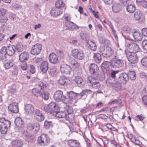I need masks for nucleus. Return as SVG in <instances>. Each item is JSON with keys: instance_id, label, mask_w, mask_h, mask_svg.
Returning <instances> with one entry per match:
<instances>
[{"instance_id": "14", "label": "nucleus", "mask_w": 147, "mask_h": 147, "mask_svg": "<svg viewBox=\"0 0 147 147\" xmlns=\"http://www.w3.org/2000/svg\"><path fill=\"white\" fill-rule=\"evenodd\" d=\"M117 80L118 82L126 84L129 80L128 75L126 73H122L119 75Z\"/></svg>"}, {"instance_id": "49", "label": "nucleus", "mask_w": 147, "mask_h": 147, "mask_svg": "<svg viewBox=\"0 0 147 147\" xmlns=\"http://www.w3.org/2000/svg\"><path fill=\"white\" fill-rule=\"evenodd\" d=\"M89 45L90 47V49L93 51H95L96 49V45L95 42L92 41H91L89 43Z\"/></svg>"}, {"instance_id": "38", "label": "nucleus", "mask_w": 147, "mask_h": 147, "mask_svg": "<svg viewBox=\"0 0 147 147\" xmlns=\"http://www.w3.org/2000/svg\"><path fill=\"white\" fill-rule=\"evenodd\" d=\"M121 8V6L119 4L115 3L112 6L113 11L115 13H117L119 11Z\"/></svg>"}, {"instance_id": "53", "label": "nucleus", "mask_w": 147, "mask_h": 147, "mask_svg": "<svg viewBox=\"0 0 147 147\" xmlns=\"http://www.w3.org/2000/svg\"><path fill=\"white\" fill-rule=\"evenodd\" d=\"M8 20L7 17L5 15H2L0 16V22L5 23Z\"/></svg>"}, {"instance_id": "3", "label": "nucleus", "mask_w": 147, "mask_h": 147, "mask_svg": "<svg viewBox=\"0 0 147 147\" xmlns=\"http://www.w3.org/2000/svg\"><path fill=\"white\" fill-rule=\"evenodd\" d=\"M10 122L5 120L4 118H0V131L2 134H6L8 129L10 127Z\"/></svg>"}, {"instance_id": "41", "label": "nucleus", "mask_w": 147, "mask_h": 147, "mask_svg": "<svg viewBox=\"0 0 147 147\" xmlns=\"http://www.w3.org/2000/svg\"><path fill=\"white\" fill-rule=\"evenodd\" d=\"M92 91L90 90L86 89L83 90L80 93L78 94L79 98H81L82 96L86 95L87 94L91 93Z\"/></svg>"}, {"instance_id": "45", "label": "nucleus", "mask_w": 147, "mask_h": 147, "mask_svg": "<svg viewBox=\"0 0 147 147\" xmlns=\"http://www.w3.org/2000/svg\"><path fill=\"white\" fill-rule=\"evenodd\" d=\"M63 100V102L65 104H71L73 102V100H72L69 96H65Z\"/></svg>"}, {"instance_id": "21", "label": "nucleus", "mask_w": 147, "mask_h": 147, "mask_svg": "<svg viewBox=\"0 0 147 147\" xmlns=\"http://www.w3.org/2000/svg\"><path fill=\"white\" fill-rule=\"evenodd\" d=\"M8 110L13 113H17L19 111L18 104L16 103H13L8 106Z\"/></svg>"}, {"instance_id": "4", "label": "nucleus", "mask_w": 147, "mask_h": 147, "mask_svg": "<svg viewBox=\"0 0 147 147\" xmlns=\"http://www.w3.org/2000/svg\"><path fill=\"white\" fill-rule=\"evenodd\" d=\"M44 109L46 112L51 114L53 116L56 112H57L58 110H59L58 105L54 102L50 103L47 106H45Z\"/></svg>"}, {"instance_id": "12", "label": "nucleus", "mask_w": 147, "mask_h": 147, "mask_svg": "<svg viewBox=\"0 0 147 147\" xmlns=\"http://www.w3.org/2000/svg\"><path fill=\"white\" fill-rule=\"evenodd\" d=\"M119 71V70H111L110 77L107 80V83L111 82L116 81L117 79V76H118Z\"/></svg>"}, {"instance_id": "17", "label": "nucleus", "mask_w": 147, "mask_h": 147, "mask_svg": "<svg viewBox=\"0 0 147 147\" xmlns=\"http://www.w3.org/2000/svg\"><path fill=\"white\" fill-rule=\"evenodd\" d=\"M34 118L36 120L39 122H41L45 119L44 115L38 109H36L34 111Z\"/></svg>"}, {"instance_id": "42", "label": "nucleus", "mask_w": 147, "mask_h": 147, "mask_svg": "<svg viewBox=\"0 0 147 147\" xmlns=\"http://www.w3.org/2000/svg\"><path fill=\"white\" fill-rule=\"evenodd\" d=\"M126 9L127 11L129 12L133 13L136 10V7L135 5L130 4L127 6Z\"/></svg>"}, {"instance_id": "25", "label": "nucleus", "mask_w": 147, "mask_h": 147, "mask_svg": "<svg viewBox=\"0 0 147 147\" xmlns=\"http://www.w3.org/2000/svg\"><path fill=\"white\" fill-rule=\"evenodd\" d=\"M29 57V54L28 53L26 52H23L20 55L19 59L20 61L24 62L28 59Z\"/></svg>"}, {"instance_id": "44", "label": "nucleus", "mask_w": 147, "mask_h": 147, "mask_svg": "<svg viewBox=\"0 0 147 147\" xmlns=\"http://www.w3.org/2000/svg\"><path fill=\"white\" fill-rule=\"evenodd\" d=\"M129 78L132 80H134L136 78V74L134 71H130L128 74Z\"/></svg>"}, {"instance_id": "13", "label": "nucleus", "mask_w": 147, "mask_h": 147, "mask_svg": "<svg viewBox=\"0 0 147 147\" xmlns=\"http://www.w3.org/2000/svg\"><path fill=\"white\" fill-rule=\"evenodd\" d=\"M108 85L113 87V89L116 91L122 90V86L121 83L118 82L117 80L107 83Z\"/></svg>"}, {"instance_id": "34", "label": "nucleus", "mask_w": 147, "mask_h": 147, "mask_svg": "<svg viewBox=\"0 0 147 147\" xmlns=\"http://www.w3.org/2000/svg\"><path fill=\"white\" fill-rule=\"evenodd\" d=\"M68 80L65 77L62 76L60 77L59 80V83L61 86L67 85L68 84Z\"/></svg>"}, {"instance_id": "59", "label": "nucleus", "mask_w": 147, "mask_h": 147, "mask_svg": "<svg viewBox=\"0 0 147 147\" xmlns=\"http://www.w3.org/2000/svg\"><path fill=\"white\" fill-rule=\"evenodd\" d=\"M142 45L143 49L147 51V40H143L142 42Z\"/></svg>"}, {"instance_id": "28", "label": "nucleus", "mask_w": 147, "mask_h": 147, "mask_svg": "<svg viewBox=\"0 0 147 147\" xmlns=\"http://www.w3.org/2000/svg\"><path fill=\"white\" fill-rule=\"evenodd\" d=\"M67 143L70 147H79L80 145L78 141L73 139L68 140Z\"/></svg>"}, {"instance_id": "62", "label": "nucleus", "mask_w": 147, "mask_h": 147, "mask_svg": "<svg viewBox=\"0 0 147 147\" xmlns=\"http://www.w3.org/2000/svg\"><path fill=\"white\" fill-rule=\"evenodd\" d=\"M133 143H135L136 144L140 146H141L142 144V142L139 140L137 138H136V140L133 142Z\"/></svg>"}, {"instance_id": "48", "label": "nucleus", "mask_w": 147, "mask_h": 147, "mask_svg": "<svg viewBox=\"0 0 147 147\" xmlns=\"http://www.w3.org/2000/svg\"><path fill=\"white\" fill-rule=\"evenodd\" d=\"M65 111H66L68 114L72 113L73 112L72 108L69 105H66L65 107Z\"/></svg>"}, {"instance_id": "32", "label": "nucleus", "mask_w": 147, "mask_h": 147, "mask_svg": "<svg viewBox=\"0 0 147 147\" xmlns=\"http://www.w3.org/2000/svg\"><path fill=\"white\" fill-rule=\"evenodd\" d=\"M132 35L135 40L136 41H140L142 40V36L138 32L135 31L132 34Z\"/></svg>"}, {"instance_id": "31", "label": "nucleus", "mask_w": 147, "mask_h": 147, "mask_svg": "<svg viewBox=\"0 0 147 147\" xmlns=\"http://www.w3.org/2000/svg\"><path fill=\"white\" fill-rule=\"evenodd\" d=\"M48 72L50 75L52 76H56L58 73L57 68L54 66L51 67L48 69Z\"/></svg>"}, {"instance_id": "23", "label": "nucleus", "mask_w": 147, "mask_h": 147, "mask_svg": "<svg viewBox=\"0 0 147 147\" xmlns=\"http://www.w3.org/2000/svg\"><path fill=\"white\" fill-rule=\"evenodd\" d=\"M49 59L51 63L53 64H57L59 61L57 55L54 53L50 54L49 57Z\"/></svg>"}, {"instance_id": "2", "label": "nucleus", "mask_w": 147, "mask_h": 147, "mask_svg": "<svg viewBox=\"0 0 147 147\" xmlns=\"http://www.w3.org/2000/svg\"><path fill=\"white\" fill-rule=\"evenodd\" d=\"M37 85L40 87V88H34L32 90V94L35 96L38 97L40 96L44 92V90L47 88V85L45 83H43L41 81L38 82Z\"/></svg>"}, {"instance_id": "10", "label": "nucleus", "mask_w": 147, "mask_h": 147, "mask_svg": "<svg viewBox=\"0 0 147 147\" xmlns=\"http://www.w3.org/2000/svg\"><path fill=\"white\" fill-rule=\"evenodd\" d=\"M14 123L17 126L18 131L19 132L22 131L24 129V124L22 119L20 117L16 118L15 120Z\"/></svg>"}, {"instance_id": "55", "label": "nucleus", "mask_w": 147, "mask_h": 147, "mask_svg": "<svg viewBox=\"0 0 147 147\" xmlns=\"http://www.w3.org/2000/svg\"><path fill=\"white\" fill-rule=\"evenodd\" d=\"M42 97V98L45 100H48L49 98V94L48 92H44L41 95Z\"/></svg>"}, {"instance_id": "19", "label": "nucleus", "mask_w": 147, "mask_h": 147, "mask_svg": "<svg viewBox=\"0 0 147 147\" xmlns=\"http://www.w3.org/2000/svg\"><path fill=\"white\" fill-rule=\"evenodd\" d=\"M6 49V47H3L0 50V61L2 62L7 60Z\"/></svg>"}, {"instance_id": "6", "label": "nucleus", "mask_w": 147, "mask_h": 147, "mask_svg": "<svg viewBox=\"0 0 147 147\" xmlns=\"http://www.w3.org/2000/svg\"><path fill=\"white\" fill-rule=\"evenodd\" d=\"M72 55L76 59L81 60L84 57L83 51L80 49H75L72 51Z\"/></svg>"}, {"instance_id": "43", "label": "nucleus", "mask_w": 147, "mask_h": 147, "mask_svg": "<svg viewBox=\"0 0 147 147\" xmlns=\"http://www.w3.org/2000/svg\"><path fill=\"white\" fill-rule=\"evenodd\" d=\"M23 136H25V140L26 141L28 142H31L33 139L34 138V136L33 135H28L24 134Z\"/></svg>"}, {"instance_id": "58", "label": "nucleus", "mask_w": 147, "mask_h": 147, "mask_svg": "<svg viewBox=\"0 0 147 147\" xmlns=\"http://www.w3.org/2000/svg\"><path fill=\"white\" fill-rule=\"evenodd\" d=\"M124 31L126 33L129 34H130L132 32L131 28L128 26H126L125 28Z\"/></svg>"}, {"instance_id": "11", "label": "nucleus", "mask_w": 147, "mask_h": 147, "mask_svg": "<svg viewBox=\"0 0 147 147\" xmlns=\"http://www.w3.org/2000/svg\"><path fill=\"white\" fill-rule=\"evenodd\" d=\"M42 49L41 44L37 43L33 45L30 51L31 54L34 55H38Z\"/></svg>"}, {"instance_id": "60", "label": "nucleus", "mask_w": 147, "mask_h": 147, "mask_svg": "<svg viewBox=\"0 0 147 147\" xmlns=\"http://www.w3.org/2000/svg\"><path fill=\"white\" fill-rule=\"evenodd\" d=\"M16 51L18 52H20L22 51L23 49L22 47L20 45H16Z\"/></svg>"}, {"instance_id": "61", "label": "nucleus", "mask_w": 147, "mask_h": 147, "mask_svg": "<svg viewBox=\"0 0 147 147\" xmlns=\"http://www.w3.org/2000/svg\"><path fill=\"white\" fill-rule=\"evenodd\" d=\"M30 71L32 74L34 73L35 72V69L34 66L32 65H30Z\"/></svg>"}, {"instance_id": "15", "label": "nucleus", "mask_w": 147, "mask_h": 147, "mask_svg": "<svg viewBox=\"0 0 147 147\" xmlns=\"http://www.w3.org/2000/svg\"><path fill=\"white\" fill-rule=\"evenodd\" d=\"M53 96L54 99L57 102H63L65 97V96L63 95V92L61 90L56 91L55 92Z\"/></svg>"}, {"instance_id": "5", "label": "nucleus", "mask_w": 147, "mask_h": 147, "mask_svg": "<svg viewBox=\"0 0 147 147\" xmlns=\"http://www.w3.org/2000/svg\"><path fill=\"white\" fill-rule=\"evenodd\" d=\"M38 143L42 146H47L50 143V139L48 136L43 134L38 137L37 139Z\"/></svg>"}, {"instance_id": "47", "label": "nucleus", "mask_w": 147, "mask_h": 147, "mask_svg": "<svg viewBox=\"0 0 147 147\" xmlns=\"http://www.w3.org/2000/svg\"><path fill=\"white\" fill-rule=\"evenodd\" d=\"M55 5L57 8H59L63 7L65 4L62 0H58L56 2Z\"/></svg>"}, {"instance_id": "30", "label": "nucleus", "mask_w": 147, "mask_h": 147, "mask_svg": "<svg viewBox=\"0 0 147 147\" xmlns=\"http://www.w3.org/2000/svg\"><path fill=\"white\" fill-rule=\"evenodd\" d=\"M59 111V110H58L57 112H56L53 116L59 118H65L67 117V114L65 111L60 112Z\"/></svg>"}, {"instance_id": "37", "label": "nucleus", "mask_w": 147, "mask_h": 147, "mask_svg": "<svg viewBox=\"0 0 147 147\" xmlns=\"http://www.w3.org/2000/svg\"><path fill=\"white\" fill-rule=\"evenodd\" d=\"M75 81L76 83L79 84L80 86H82L84 84V81L83 78L80 76H76L75 79Z\"/></svg>"}, {"instance_id": "64", "label": "nucleus", "mask_w": 147, "mask_h": 147, "mask_svg": "<svg viewBox=\"0 0 147 147\" xmlns=\"http://www.w3.org/2000/svg\"><path fill=\"white\" fill-rule=\"evenodd\" d=\"M20 67L21 69L23 70H26L27 69V65L26 63L22 65H20Z\"/></svg>"}, {"instance_id": "54", "label": "nucleus", "mask_w": 147, "mask_h": 147, "mask_svg": "<svg viewBox=\"0 0 147 147\" xmlns=\"http://www.w3.org/2000/svg\"><path fill=\"white\" fill-rule=\"evenodd\" d=\"M105 126L107 128L111 130L116 131L117 130V129L115 127H113L110 123L106 124Z\"/></svg>"}, {"instance_id": "20", "label": "nucleus", "mask_w": 147, "mask_h": 147, "mask_svg": "<svg viewBox=\"0 0 147 147\" xmlns=\"http://www.w3.org/2000/svg\"><path fill=\"white\" fill-rule=\"evenodd\" d=\"M60 69L62 73L68 74L71 71V67L66 64H62L60 66Z\"/></svg>"}, {"instance_id": "27", "label": "nucleus", "mask_w": 147, "mask_h": 147, "mask_svg": "<svg viewBox=\"0 0 147 147\" xmlns=\"http://www.w3.org/2000/svg\"><path fill=\"white\" fill-rule=\"evenodd\" d=\"M6 52L7 55L11 56L13 55L16 51V46L14 45H11L6 47Z\"/></svg>"}, {"instance_id": "36", "label": "nucleus", "mask_w": 147, "mask_h": 147, "mask_svg": "<svg viewBox=\"0 0 147 147\" xmlns=\"http://www.w3.org/2000/svg\"><path fill=\"white\" fill-rule=\"evenodd\" d=\"M3 62V63L4 67L6 69H9L11 68L13 66V64L12 60L7 61V60Z\"/></svg>"}, {"instance_id": "29", "label": "nucleus", "mask_w": 147, "mask_h": 147, "mask_svg": "<svg viewBox=\"0 0 147 147\" xmlns=\"http://www.w3.org/2000/svg\"><path fill=\"white\" fill-rule=\"evenodd\" d=\"M99 68L97 65L92 63L90 66V72L91 74L95 75L98 70Z\"/></svg>"}, {"instance_id": "1", "label": "nucleus", "mask_w": 147, "mask_h": 147, "mask_svg": "<svg viewBox=\"0 0 147 147\" xmlns=\"http://www.w3.org/2000/svg\"><path fill=\"white\" fill-rule=\"evenodd\" d=\"M99 51L103 57L106 58L112 57L115 59L116 58L117 55L116 51H114L109 47H105L103 46H100Z\"/></svg>"}, {"instance_id": "50", "label": "nucleus", "mask_w": 147, "mask_h": 147, "mask_svg": "<svg viewBox=\"0 0 147 147\" xmlns=\"http://www.w3.org/2000/svg\"><path fill=\"white\" fill-rule=\"evenodd\" d=\"M141 15L140 11H136L134 13V18L136 20H138L140 19Z\"/></svg>"}, {"instance_id": "9", "label": "nucleus", "mask_w": 147, "mask_h": 147, "mask_svg": "<svg viewBox=\"0 0 147 147\" xmlns=\"http://www.w3.org/2000/svg\"><path fill=\"white\" fill-rule=\"evenodd\" d=\"M88 82L89 85L94 89H98L100 86V85L98 81L92 77L88 78Z\"/></svg>"}, {"instance_id": "46", "label": "nucleus", "mask_w": 147, "mask_h": 147, "mask_svg": "<svg viewBox=\"0 0 147 147\" xmlns=\"http://www.w3.org/2000/svg\"><path fill=\"white\" fill-rule=\"evenodd\" d=\"M44 126L46 128L48 129L52 127L53 124L51 121L46 120L45 122Z\"/></svg>"}, {"instance_id": "24", "label": "nucleus", "mask_w": 147, "mask_h": 147, "mask_svg": "<svg viewBox=\"0 0 147 147\" xmlns=\"http://www.w3.org/2000/svg\"><path fill=\"white\" fill-rule=\"evenodd\" d=\"M123 61L120 59L114 60L112 63V66L113 67L119 68L121 67L123 65Z\"/></svg>"}, {"instance_id": "52", "label": "nucleus", "mask_w": 147, "mask_h": 147, "mask_svg": "<svg viewBox=\"0 0 147 147\" xmlns=\"http://www.w3.org/2000/svg\"><path fill=\"white\" fill-rule=\"evenodd\" d=\"M81 37L83 40L87 41L89 39V34L86 33H84L81 35Z\"/></svg>"}, {"instance_id": "51", "label": "nucleus", "mask_w": 147, "mask_h": 147, "mask_svg": "<svg viewBox=\"0 0 147 147\" xmlns=\"http://www.w3.org/2000/svg\"><path fill=\"white\" fill-rule=\"evenodd\" d=\"M8 91L10 93L14 94L16 92L15 86L13 85L12 86L10 87L8 89Z\"/></svg>"}, {"instance_id": "26", "label": "nucleus", "mask_w": 147, "mask_h": 147, "mask_svg": "<svg viewBox=\"0 0 147 147\" xmlns=\"http://www.w3.org/2000/svg\"><path fill=\"white\" fill-rule=\"evenodd\" d=\"M49 63L46 61L42 62L40 66V71L43 73H45L48 70Z\"/></svg>"}, {"instance_id": "7", "label": "nucleus", "mask_w": 147, "mask_h": 147, "mask_svg": "<svg viewBox=\"0 0 147 147\" xmlns=\"http://www.w3.org/2000/svg\"><path fill=\"white\" fill-rule=\"evenodd\" d=\"M140 50L139 47L136 43H132L128 45L127 46V51H125V53H136Z\"/></svg>"}, {"instance_id": "57", "label": "nucleus", "mask_w": 147, "mask_h": 147, "mask_svg": "<svg viewBox=\"0 0 147 147\" xmlns=\"http://www.w3.org/2000/svg\"><path fill=\"white\" fill-rule=\"evenodd\" d=\"M141 63L142 65L147 67V57H144L141 61Z\"/></svg>"}, {"instance_id": "63", "label": "nucleus", "mask_w": 147, "mask_h": 147, "mask_svg": "<svg viewBox=\"0 0 147 147\" xmlns=\"http://www.w3.org/2000/svg\"><path fill=\"white\" fill-rule=\"evenodd\" d=\"M142 34L146 37H147V28H144L142 30Z\"/></svg>"}, {"instance_id": "18", "label": "nucleus", "mask_w": 147, "mask_h": 147, "mask_svg": "<svg viewBox=\"0 0 147 147\" xmlns=\"http://www.w3.org/2000/svg\"><path fill=\"white\" fill-rule=\"evenodd\" d=\"M65 25L67 28L66 29L71 31H76L78 30L79 28V27L78 25L71 22H65Z\"/></svg>"}, {"instance_id": "8", "label": "nucleus", "mask_w": 147, "mask_h": 147, "mask_svg": "<svg viewBox=\"0 0 147 147\" xmlns=\"http://www.w3.org/2000/svg\"><path fill=\"white\" fill-rule=\"evenodd\" d=\"M129 61L131 63L135 64L138 61V56L136 53H127L126 54Z\"/></svg>"}, {"instance_id": "16", "label": "nucleus", "mask_w": 147, "mask_h": 147, "mask_svg": "<svg viewBox=\"0 0 147 147\" xmlns=\"http://www.w3.org/2000/svg\"><path fill=\"white\" fill-rule=\"evenodd\" d=\"M27 128L29 130H33L36 133L39 130L40 125L38 123H34L33 124L29 123L27 124Z\"/></svg>"}, {"instance_id": "35", "label": "nucleus", "mask_w": 147, "mask_h": 147, "mask_svg": "<svg viewBox=\"0 0 147 147\" xmlns=\"http://www.w3.org/2000/svg\"><path fill=\"white\" fill-rule=\"evenodd\" d=\"M93 60L97 63H99L102 60L101 55L98 53H94L93 54Z\"/></svg>"}, {"instance_id": "33", "label": "nucleus", "mask_w": 147, "mask_h": 147, "mask_svg": "<svg viewBox=\"0 0 147 147\" xmlns=\"http://www.w3.org/2000/svg\"><path fill=\"white\" fill-rule=\"evenodd\" d=\"M68 96H69L70 98L73 101L76 99L79 98L78 93H76L73 91L67 92Z\"/></svg>"}, {"instance_id": "39", "label": "nucleus", "mask_w": 147, "mask_h": 147, "mask_svg": "<svg viewBox=\"0 0 147 147\" xmlns=\"http://www.w3.org/2000/svg\"><path fill=\"white\" fill-rule=\"evenodd\" d=\"M62 13V12L58 9H52L51 12V15L54 17H57L60 15Z\"/></svg>"}, {"instance_id": "56", "label": "nucleus", "mask_w": 147, "mask_h": 147, "mask_svg": "<svg viewBox=\"0 0 147 147\" xmlns=\"http://www.w3.org/2000/svg\"><path fill=\"white\" fill-rule=\"evenodd\" d=\"M63 18L67 22H70V20L71 19V17L70 15L66 14H65Z\"/></svg>"}, {"instance_id": "40", "label": "nucleus", "mask_w": 147, "mask_h": 147, "mask_svg": "<svg viewBox=\"0 0 147 147\" xmlns=\"http://www.w3.org/2000/svg\"><path fill=\"white\" fill-rule=\"evenodd\" d=\"M22 142L19 140H14L12 142V147H21L22 145Z\"/></svg>"}, {"instance_id": "22", "label": "nucleus", "mask_w": 147, "mask_h": 147, "mask_svg": "<svg viewBox=\"0 0 147 147\" xmlns=\"http://www.w3.org/2000/svg\"><path fill=\"white\" fill-rule=\"evenodd\" d=\"M24 110L26 113L29 115L33 114L34 111V107L31 104L26 105L25 106Z\"/></svg>"}]
</instances>
